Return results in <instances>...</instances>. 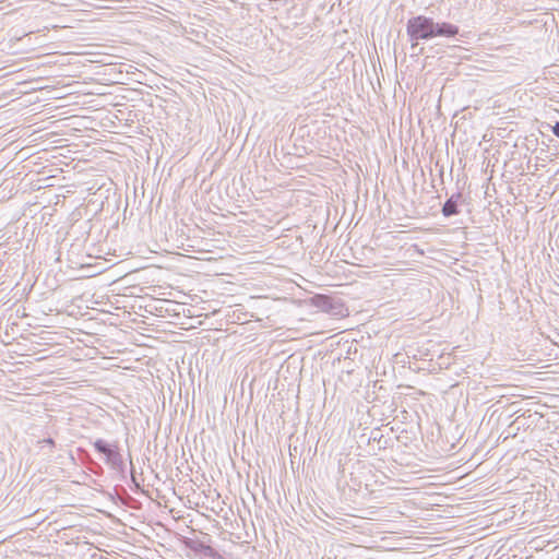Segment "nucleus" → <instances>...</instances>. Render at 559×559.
<instances>
[{
	"label": "nucleus",
	"instance_id": "7ed1b4c3",
	"mask_svg": "<svg viewBox=\"0 0 559 559\" xmlns=\"http://www.w3.org/2000/svg\"><path fill=\"white\" fill-rule=\"evenodd\" d=\"M357 341L350 337L349 333L341 332L325 340L326 348L357 349Z\"/></svg>",
	"mask_w": 559,
	"mask_h": 559
},
{
	"label": "nucleus",
	"instance_id": "0eeeda50",
	"mask_svg": "<svg viewBox=\"0 0 559 559\" xmlns=\"http://www.w3.org/2000/svg\"><path fill=\"white\" fill-rule=\"evenodd\" d=\"M552 132L556 136L559 138V121L555 123V126L552 127Z\"/></svg>",
	"mask_w": 559,
	"mask_h": 559
},
{
	"label": "nucleus",
	"instance_id": "f257e3e1",
	"mask_svg": "<svg viewBox=\"0 0 559 559\" xmlns=\"http://www.w3.org/2000/svg\"><path fill=\"white\" fill-rule=\"evenodd\" d=\"M435 26L432 19L418 15L408 20L407 34L412 40L429 39L435 37Z\"/></svg>",
	"mask_w": 559,
	"mask_h": 559
},
{
	"label": "nucleus",
	"instance_id": "39448f33",
	"mask_svg": "<svg viewBox=\"0 0 559 559\" xmlns=\"http://www.w3.org/2000/svg\"><path fill=\"white\" fill-rule=\"evenodd\" d=\"M435 36L453 37L459 33V27L450 23H435Z\"/></svg>",
	"mask_w": 559,
	"mask_h": 559
},
{
	"label": "nucleus",
	"instance_id": "423d86ee",
	"mask_svg": "<svg viewBox=\"0 0 559 559\" xmlns=\"http://www.w3.org/2000/svg\"><path fill=\"white\" fill-rule=\"evenodd\" d=\"M461 198V194L457 193L452 195L447 202L443 204L442 214L447 217L457 214V199Z\"/></svg>",
	"mask_w": 559,
	"mask_h": 559
},
{
	"label": "nucleus",
	"instance_id": "20e7f679",
	"mask_svg": "<svg viewBox=\"0 0 559 559\" xmlns=\"http://www.w3.org/2000/svg\"><path fill=\"white\" fill-rule=\"evenodd\" d=\"M145 324V321H142V325ZM146 331H150L148 329L142 326V347H146L148 349H157L159 343H164L165 341L162 340L166 333H158V335L153 336L151 334L145 333Z\"/></svg>",
	"mask_w": 559,
	"mask_h": 559
},
{
	"label": "nucleus",
	"instance_id": "f03ea898",
	"mask_svg": "<svg viewBox=\"0 0 559 559\" xmlns=\"http://www.w3.org/2000/svg\"><path fill=\"white\" fill-rule=\"evenodd\" d=\"M311 304L334 318H345L348 316V309L340 298L316 295L311 298Z\"/></svg>",
	"mask_w": 559,
	"mask_h": 559
}]
</instances>
